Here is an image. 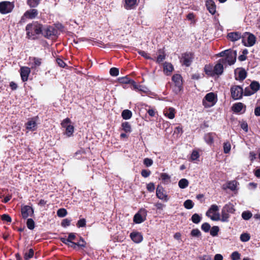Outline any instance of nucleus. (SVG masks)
<instances>
[{"mask_svg": "<svg viewBox=\"0 0 260 260\" xmlns=\"http://www.w3.org/2000/svg\"><path fill=\"white\" fill-rule=\"evenodd\" d=\"M26 30L28 38L35 39L37 35L42 34V25L37 22L28 24L26 26Z\"/></svg>", "mask_w": 260, "mask_h": 260, "instance_id": "obj_1", "label": "nucleus"}, {"mask_svg": "<svg viewBox=\"0 0 260 260\" xmlns=\"http://www.w3.org/2000/svg\"><path fill=\"white\" fill-rule=\"evenodd\" d=\"M218 211V206L216 205H212L207 211L206 215L213 221L219 220L220 219V215Z\"/></svg>", "mask_w": 260, "mask_h": 260, "instance_id": "obj_2", "label": "nucleus"}, {"mask_svg": "<svg viewBox=\"0 0 260 260\" xmlns=\"http://www.w3.org/2000/svg\"><path fill=\"white\" fill-rule=\"evenodd\" d=\"M256 42L255 37L252 34L246 32L242 35V43L247 47L253 46Z\"/></svg>", "mask_w": 260, "mask_h": 260, "instance_id": "obj_3", "label": "nucleus"}, {"mask_svg": "<svg viewBox=\"0 0 260 260\" xmlns=\"http://www.w3.org/2000/svg\"><path fill=\"white\" fill-rule=\"evenodd\" d=\"M237 52L236 51H233L229 50L228 53L224 58L220 59V62L224 64L228 63L229 65L233 64L236 60Z\"/></svg>", "mask_w": 260, "mask_h": 260, "instance_id": "obj_4", "label": "nucleus"}, {"mask_svg": "<svg viewBox=\"0 0 260 260\" xmlns=\"http://www.w3.org/2000/svg\"><path fill=\"white\" fill-rule=\"evenodd\" d=\"M216 103L215 94L213 92L207 93L203 100V104L206 108L213 106Z\"/></svg>", "mask_w": 260, "mask_h": 260, "instance_id": "obj_5", "label": "nucleus"}, {"mask_svg": "<svg viewBox=\"0 0 260 260\" xmlns=\"http://www.w3.org/2000/svg\"><path fill=\"white\" fill-rule=\"evenodd\" d=\"M14 5L13 3L8 1H4L0 3V13L6 14L12 12L14 9Z\"/></svg>", "mask_w": 260, "mask_h": 260, "instance_id": "obj_6", "label": "nucleus"}, {"mask_svg": "<svg viewBox=\"0 0 260 260\" xmlns=\"http://www.w3.org/2000/svg\"><path fill=\"white\" fill-rule=\"evenodd\" d=\"M61 126L66 128L65 134L68 137H71L74 132V127L71 125V121L69 118L64 119L61 123Z\"/></svg>", "mask_w": 260, "mask_h": 260, "instance_id": "obj_7", "label": "nucleus"}, {"mask_svg": "<svg viewBox=\"0 0 260 260\" xmlns=\"http://www.w3.org/2000/svg\"><path fill=\"white\" fill-rule=\"evenodd\" d=\"M231 96L234 100H238L242 98L243 89L239 85H233L231 88Z\"/></svg>", "mask_w": 260, "mask_h": 260, "instance_id": "obj_8", "label": "nucleus"}, {"mask_svg": "<svg viewBox=\"0 0 260 260\" xmlns=\"http://www.w3.org/2000/svg\"><path fill=\"white\" fill-rule=\"evenodd\" d=\"M38 12L36 9H30L26 11L23 15L21 17L20 23H24L26 19H34L38 15Z\"/></svg>", "mask_w": 260, "mask_h": 260, "instance_id": "obj_9", "label": "nucleus"}, {"mask_svg": "<svg viewBox=\"0 0 260 260\" xmlns=\"http://www.w3.org/2000/svg\"><path fill=\"white\" fill-rule=\"evenodd\" d=\"M57 30L52 26H47L42 27V34L45 37L49 38L53 36H55Z\"/></svg>", "mask_w": 260, "mask_h": 260, "instance_id": "obj_10", "label": "nucleus"}, {"mask_svg": "<svg viewBox=\"0 0 260 260\" xmlns=\"http://www.w3.org/2000/svg\"><path fill=\"white\" fill-rule=\"evenodd\" d=\"M147 211L144 209H141L134 217V221L136 223H141L145 219Z\"/></svg>", "mask_w": 260, "mask_h": 260, "instance_id": "obj_11", "label": "nucleus"}, {"mask_svg": "<svg viewBox=\"0 0 260 260\" xmlns=\"http://www.w3.org/2000/svg\"><path fill=\"white\" fill-rule=\"evenodd\" d=\"M156 195L159 199L165 202H167L169 200L168 195L166 194L164 189L161 186H158L157 187Z\"/></svg>", "mask_w": 260, "mask_h": 260, "instance_id": "obj_12", "label": "nucleus"}, {"mask_svg": "<svg viewBox=\"0 0 260 260\" xmlns=\"http://www.w3.org/2000/svg\"><path fill=\"white\" fill-rule=\"evenodd\" d=\"M21 211L22 217L25 219L31 216L34 214L32 208L27 205L22 207Z\"/></svg>", "mask_w": 260, "mask_h": 260, "instance_id": "obj_13", "label": "nucleus"}, {"mask_svg": "<svg viewBox=\"0 0 260 260\" xmlns=\"http://www.w3.org/2000/svg\"><path fill=\"white\" fill-rule=\"evenodd\" d=\"M26 128L30 131H34L37 128L36 118H32L29 119L25 123Z\"/></svg>", "mask_w": 260, "mask_h": 260, "instance_id": "obj_14", "label": "nucleus"}, {"mask_svg": "<svg viewBox=\"0 0 260 260\" xmlns=\"http://www.w3.org/2000/svg\"><path fill=\"white\" fill-rule=\"evenodd\" d=\"M20 76L22 80L24 82L28 80V76L30 73V69L27 67H22L20 68Z\"/></svg>", "mask_w": 260, "mask_h": 260, "instance_id": "obj_15", "label": "nucleus"}, {"mask_svg": "<svg viewBox=\"0 0 260 260\" xmlns=\"http://www.w3.org/2000/svg\"><path fill=\"white\" fill-rule=\"evenodd\" d=\"M130 237L131 239L136 243L141 242L143 239L141 233L138 232H133L131 233Z\"/></svg>", "mask_w": 260, "mask_h": 260, "instance_id": "obj_16", "label": "nucleus"}, {"mask_svg": "<svg viewBox=\"0 0 260 260\" xmlns=\"http://www.w3.org/2000/svg\"><path fill=\"white\" fill-rule=\"evenodd\" d=\"M137 5V0H124L123 7L126 10H131L135 9Z\"/></svg>", "mask_w": 260, "mask_h": 260, "instance_id": "obj_17", "label": "nucleus"}, {"mask_svg": "<svg viewBox=\"0 0 260 260\" xmlns=\"http://www.w3.org/2000/svg\"><path fill=\"white\" fill-rule=\"evenodd\" d=\"M175 113L176 110L173 107L166 108L164 110L165 116L170 119H172L175 117Z\"/></svg>", "mask_w": 260, "mask_h": 260, "instance_id": "obj_18", "label": "nucleus"}, {"mask_svg": "<svg viewBox=\"0 0 260 260\" xmlns=\"http://www.w3.org/2000/svg\"><path fill=\"white\" fill-rule=\"evenodd\" d=\"M222 62H220V59L219 60L218 63L214 67V76L220 75L222 74L223 71Z\"/></svg>", "mask_w": 260, "mask_h": 260, "instance_id": "obj_19", "label": "nucleus"}, {"mask_svg": "<svg viewBox=\"0 0 260 260\" xmlns=\"http://www.w3.org/2000/svg\"><path fill=\"white\" fill-rule=\"evenodd\" d=\"M206 5L209 12L212 15L216 12V5L212 0H208L206 1Z\"/></svg>", "mask_w": 260, "mask_h": 260, "instance_id": "obj_20", "label": "nucleus"}, {"mask_svg": "<svg viewBox=\"0 0 260 260\" xmlns=\"http://www.w3.org/2000/svg\"><path fill=\"white\" fill-rule=\"evenodd\" d=\"M228 37L231 41L234 42L242 38V36L239 32H231L228 34Z\"/></svg>", "mask_w": 260, "mask_h": 260, "instance_id": "obj_21", "label": "nucleus"}, {"mask_svg": "<svg viewBox=\"0 0 260 260\" xmlns=\"http://www.w3.org/2000/svg\"><path fill=\"white\" fill-rule=\"evenodd\" d=\"M118 80H119V82H120L121 83H124V84H128V83H132L133 84L134 88L135 89H137L139 90H141V89L140 88L139 89L138 88V86L137 85H136L135 82L134 81L130 80L127 77V76L120 78L118 79Z\"/></svg>", "mask_w": 260, "mask_h": 260, "instance_id": "obj_22", "label": "nucleus"}, {"mask_svg": "<svg viewBox=\"0 0 260 260\" xmlns=\"http://www.w3.org/2000/svg\"><path fill=\"white\" fill-rule=\"evenodd\" d=\"M192 57L191 54H184L182 58V61L184 65L186 67L190 66L192 62Z\"/></svg>", "mask_w": 260, "mask_h": 260, "instance_id": "obj_23", "label": "nucleus"}, {"mask_svg": "<svg viewBox=\"0 0 260 260\" xmlns=\"http://www.w3.org/2000/svg\"><path fill=\"white\" fill-rule=\"evenodd\" d=\"M173 70V67L170 63L165 62L164 64V71L167 75H169Z\"/></svg>", "mask_w": 260, "mask_h": 260, "instance_id": "obj_24", "label": "nucleus"}, {"mask_svg": "<svg viewBox=\"0 0 260 260\" xmlns=\"http://www.w3.org/2000/svg\"><path fill=\"white\" fill-rule=\"evenodd\" d=\"M204 71L206 74L210 76H214V67L210 64H207L205 66Z\"/></svg>", "mask_w": 260, "mask_h": 260, "instance_id": "obj_25", "label": "nucleus"}, {"mask_svg": "<svg viewBox=\"0 0 260 260\" xmlns=\"http://www.w3.org/2000/svg\"><path fill=\"white\" fill-rule=\"evenodd\" d=\"M250 88L252 90V92L251 93H250L249 94H251L259 90L260 85L258 83V82L256 81H253L250 84Z\"/></svg>", "mask_w": 260, "mask_h": 260, "instance_id": "obj_26", "label": "nucleus"}, {"mask_svg": "<svg viewBox=\"0 0 260 260\" xmlns=\"http://www.w3.org/2000/svg\"><path fill=\"white\" fill-rule=\"evenodd\" d=\"M222 210L229 213H234L235 211L234 206L232 204H226L223 207Z\"/></svg>", "mask_w": 260, "mask_h": 260, "instance_id": "obj_27", "label": "nucleus"}, {"mask_svg": "<svg viewBox=\"0 0 260 260\" xmlns=\"http://www.w3.org/2000/svg\"><path fill=\"white\" fill-rule=\"evenodd\" d=\"M172 81L174 82L175 85H182V78L179 74H176L173 76Z\"/></svg>", "mask_w": 260, "mask_h": 260, "instance_id": "obj_28", "label": "nucleus"}, {"mask_svg": "<svg viewBox=\"0 0 260 260\" xmlns=\"http://www.w3.org/2000/svg\"><path fill=\"white\" fill-rule=\"evenodd\" d=\"M243 104L241 103L235 104L232 107V110L235 112H239L242 111L243 108Z\"/></svg>", "mask_w": 260, "mask_h": 260, "instance_id": "obj_29", "label": "nucleus"}, {"mask_svg": "<svg viewBox=\"0 0 260 260\" xmlns=\"http://www.w3.org/2000/svg\"><path fill=\"white\" fill-rule=\"evenodd\" d=\"M188 181L185 178L181 179L178 182L179 187L182 189L186 188L188 186Z\"/></svg>", "mask_w": 260, "mask_h": 260, "instance_id": "obj_30", "label": "nucleus"}, {"mask_svg": "<svg viewBox=\"0 0 260 260\" xmlns=\"http://www.w3.org/2000/svg\"><path fill=\"white\" fill-rule=\"evenodd\" d=\"M121 116L124 119L127 120L132 117V113L129 110H124L122 111Z\"/></svg>", "mask_w": 260, "mask_h": 260, "instance_id": "obj_31", "label": "nucleus"}, {"mask_svg": "<svg viewBox=\"0 0 260 260\" xmlns=\"http://www.w3.org/2000/svg\"><path fill=\"white\" fill-rule=\"evenodd\" d=\"M123 130L125 133H131L132 132L131 125L128 122H124L122 123Z\"/></svg>", "mask_w": 260, "mask_h": 260, "instance_id": "obj_32", "label": "nucleus"}, {"mask_svg": "<svg viewBox=\"0 0 260 260\" xmlns=\"http://www.w3.org/2000/svg\"><path fill=\"white\" fill-rule=\"evenodd\" d=\"M34 251L32 249H29L28 251L24 253V258L25 260H28L29 258L33 257Z\"/></svg>", "mask_w": 260, "mask_h": 260, "instance_id": "obj_33", "label": "nucleus"}, {"mask_svg": "<svg viewBox=\"0 0 260 260\" xmlns=\"http://www.w3.org/2000/svg\"><path fill=\"white\" fill-rule=\"evenodd\" d=\"M241 216L243 219L247 220L251 218L252 214L249 211H245L242 212Z\"/></svg>", "mask_w": 260, "mask_h": 260, "instance_id": "obj_34", "label": "nucleus"}, {"mask_svg": "<svg viewBox=\"0 0 260 260\" xmlns=\"http://www.w3.org/2000/svg\"><path fill=\"white\" fill-rule=\"evenodd\" d=\"M229 213L225 212L222 209L221 211V220L223 222H228L230 217Z\"/></svg>", "mask_w": 260, "mask_h": 260, "instance_id": "obj_35", "label": "nucleus"}, {"mask_svg": "<svg viewBox=\"0 0 260 260\" xmlns=\"http://www.w3.org/2000/svg\"><path fill=\"white\" fill-rule=\"evenodd\" d=\"M184 207L187 209H192L194 206V203L191 200H187L184 202Z\"/></svg>", "mask_w": 260, "mask_h": 260, "instance_id": "obj_36", "label": "nucleus"}, {"mask_svg": "<svg viewBox=\"0 0 260 260\" xmlns=\"http://www.w3.org/2000/svg\"><path fill=\"white\" fill-rule=\"evenodd\" d=\"M202 217L197 213L192 215L191 217V221L196 223H199L201 220Z\"/></svg>", "mask_w": 260, "mask_h": 260, "instance_id": "obj_37", "label": "nucleus"}, {"mask_svg": "<svg viewBox=\"0 0 260 260\" xmlns=\"http://www.w3.org/2000/svg\"><path fill=\"white\" fill-rule=\"evenodd\" d=\"M40 0H27V4L31 8L36 7L39 4Z\"/></svg>", "mask_w": 260, "mask_h": 260, "instance_id": "obj_38", "label": "nucleus"}, {"mask_svg": "<svg viewBox=\"0 0 260 260\" xmlns=\"http://www.w3.org/2000/svg\"><path fill=\"white\" fill-rule=\"evenodd\" d=\"M159 54L158 55V56H157V59H156V61L158 63H160V62H162L165 59V56H166V55L164 51L159 50Z\"/></svg>", "mask_w": 260, "mask_h": 260, "instance_id": "obj_39", "label": "nucleus"}, {"mask_svg": "<svg viewBox=\"0 0 260 260\" xmlns=\"http://www.w3.org/2000/svg\"><path fill=\"white\" fill-rule=\"evenodd\" d=\"M237 182L235 181H229L228 183L227 187L231 190H235L236 188Z\"/></svg>", "mask_w": 260, "mask_h": 260, "instance_id": "obj_40", "label": "nucleus"}, {"mask_svg": "<svg viewBox=\"0 0 260 260\" xmlns=\"http://www.w3.org/2000/svg\"><path fill=\"white\" fill-rule=\"evenodd\" d=\"M231 148V145L229 142H226L223 144V151L224 153H228L230 152Z\"/></svg>", "mask_w": 260, "mask_h": 260, "instance_id": "obj_41", "label": "nucleus"}, {"mask_svg": "<svg viewBox=\"0 0 260 260\" xmlns=\"http://www.w3.org/2000/svg\"><path fill=\"white\" fill-rule=\"evenodd\" d=\"M67 214V211L64 208H61L58 210L57 215L60 217H63Z\"/></svg>", "mask_w": 260, "mask_h": 260, "instance_id": "obj_42", "label": "nucleus"}, {"mask_svg": "<svg viewBox=\"0 0 260 260\" xmlns=\"http://www.w3.org/2000/svg\"><path fill=\"white\" fill-rule=\"evenodd\" d=\"M219 232V228L217 226H213L210 231V235L213 237L217 235Z\"/></svg>", "mask_w": 260, "mask_h": 260, "instance_id": "obj_43", "label": "nucleus"}, {"mask_svg": "<svg viewBox=\"0 0 260 260\" xmlns=\"http://www.w3.org/2000/svg\"><path fill=\"white\" fill-rule=\"evenodd\" d=\"M27 227L29 230H33L35 228V222L31 218H29L26 222Z\"/></svg>", "mask_w": 260, "mask_h": 260, "instance_id": "obj_44", "label": "nucleus"}, {"mask_svg": "<svg viewBox=\"0 0 260 260\" xmlns=\"http://www.w3.org/2000/svg\"><path fill=\"white\" fill-rule=\"evenodd\" d=\"M250 236L247 233H243L240 236V240L242 242H247L250 239Z\"/></svg>", "mask_w": 260, "mask_h": 260, "instance_id": "obj_45", "label": "nucleus"}, {"mask_svg": "<svg viewBox=\"0 0 260 260\" xmlns=\"http://www.w3.org/2000/svg\"><path fill=\"white\" fill-rule=\"evenodd\" d=\"M110 74L112 76H117L119 74V70L116 68H112L110 70Z\"/></svg>", "mask_w": 260, "mask_h": 260, "instance_id": "obj_46", "label": "nucleus"}, {"mask_svg": "<svg viewBox=\"0 0 260 260\" xmlns=\"http://www.w3.org/2000/svg\"><path fill=\"white\" fill-rule=\"evenodd\" d=\"M33 65L35 67H39L41 64L42 59L39 58L34 57L32 59Z\"/></svg>", "mask_w": 260, "mask_h": 260, "instance_id": "obj_47", "label": "nucleus"}, {"mask_svg": "<svg viewBox=\"0 0 260 260\" xmlns=\"http://www.w3.org/2000/svg\"><path fill=\"white\" fill-rule=\"evenodd\" d=\"M210 225L207 222L203 223L201 226L202 230L205 232H208L210 229Z\"/></svg>", "mask_w": 260, "mask_h": 260, "instance_id": "obj_48", "label": "nucleus"}, {"mask_svg": "<svg viewBox=\"0 0 260 260\" xmlns=\"http://www.w3.org/2000/svg\"><path fill=\"white\" fill-rule=\"evenodd\" d=\"M204 138L206 142L208 144L211 143L213 140V138L211 134H207L205 135Z\"/></svg>", "mask_w": 260, "mask_h": 260, "instance_id": "obj_49", "label": "nucleus"}, {"mask_svg": "<svg viewBox=\"0 0 260 260\" xmlns=\"http://www.w3.org/2000/svg\"><path fill=\"white\" fill-rule=\"evenodd\" d=\"M231 257L232 260H239L240 258V254L237 251H235L232 253Z\"/></svg>", "mask_w": 260, "mask_h": 260, "instance_id": "obj_50", "label": "nucleus"}, {"mask_svg": "<svg viewBox=\"0 0 260 260\" xmlns=\"http://www.w3.org/2000/svg\"><path fill=\"white\" fill-rule=\"evenodd\" d=\"M199 157V152L197 151H193L191 154L190 158L192 160H196L198 159V158Z\"/></svg>", "mask_w": 260, "mask_h": 260, "instance_id": "obj_51", "label": "nucleus"}, {"mask_svg": "<svg viewBox=\"0 0 260 260\" xmlns=\"http://www.w3.org/2000/svg\"><path fill=\"white\" fill-rule=\"evenodd\" d=\"M144 164L146 167H150L153 164V160L149 158H145L144 159Z\"/></svg>", "mask_w": 260, "mask_h": 260, "instance_id": "obj_52", "label": "nucleus"}, {"mask_svg": "<svg viewBox=\"0 0 260 260\" xmlns=\"http://www.w3.org/2000/svg\"><path fill=\"white\" fill-rule=\"evenodd\" d=\"M182 89V85H175L173 87V91L176 94H178Z\"/></svg>", "mask_w": 260, "mask_h": 260, "instance_id": "obj_53", "label": "nucleus"}, {"mask_svg": "<svg viewBox=\"0 0 260 260\" xmlns=\"http://www.w3.org/2000/svg\"><path fill=\"white\" fill-rule=\"evenodd\" d=\"M191 235L193 237H199L201 235V232L197 229H193L191 232Z\"/></svg>", "mask_w": 260, "mask_h": 260, "instance_id": "obj_54", "label": "nucleus"}, {"mask_svg": "<svg viewBox=\"0 0 260 260\" xmlns=\"http://www.w3.org/2000/svg\"><path fill=\"white\" fill-rule=\"evenodd\" d=\"M56 62L58 64V65L61 67V68H64L66 66V63L60 58H57L56 59Z\"/></svg>", "mask_w": 260, "mask_h": 260, "instance_id": "obj_55", "label": "nucleus"}, {"mask_svg": "<svg viewBox=\"0 0 260 260\" xmlns=\"http://www.w3.org/2000/svg\"><path fill=\"white\" fill-rule=\"evenodd\" d=\"M238 77L240 80H244L246 77V74L244 71H240L238 74Z\"/></svg>", "mask_w": 260, "mask_h": 260, "instance_id": "obj_56", "label": "nucleus"}, {"mask_svg": "<svg viewBox=\"0 0 260 260\" xmlns=\"http://www.w3.org/2000/svg\"><path fill=\"white\" fill-rule=\"evenodd\" d=\"M85 225H86V221H85V219H80L78 221L77 224V226L79 228L84 227L85 226Z\"/></svg>", "mask_w": 260, "mask_h": 260, "instance_id": "obj_57", "label": "nucleus"}, {"mask_svg": "<svg viewBox=\"0 0 260 260\" xmlns=\"http://www.w3.org/2000/svg\"><path fill=\"white\" fill-rule=\"evenodd\" d=\"M138 53L142 56L145 57L146 59H151V57L149 56V54L144 51L140 50L138 51Z\"/></svg>", "mask_w": 260, "mask_h": 260, "instance_id": "obj_58", "label": "nucleus"}, {"mask_svg": "<svg viewBox=\"0 0 260 260\" xmlns=\"http://www.w3.org/2000/svg\"><path fill=\"white\" fill-rule=\"evenodd\" d=\"M150 171L146 170H143L141 171V175L143 177L146 178L150 175Z\"/></svg>", "mask_w": 260, "mask_h": 260, "instance_id": "obj_59", "label": "nucleus"}, {"mask_svg": "<svg viewBox=\"0 0 260 260\" xmlns=\"http://www.w3.org/2000/svg\"><path fill=\"white\" fill-rule=\"evenodd\" d=\"M2 219L3 220L6 221L7 222L11 221V217L8 214H3L2 215Z\"/></svg>", "mask_w": 260, "mask_h": 260, "instance_id": "obj_60", "label": "nucleus"}, {"mask_svg": "<svg viewBox=\"0 0 260 260\" xmlns=\"http://www.w3.org/2000/svg\"><path fill=\"white\" fill-rule=\"evenodd\" d=\"M71 220L68 219H64L62 222H61V225L63 227H66L67 226H69L70 224Z\"/></svg>", "mask_w": 260, "mask_h": 260, "instance_id": "obj_61", "label": "nucleus"}, {"mask_svg": "<svg viewBox=\"0 0 260 260\" xmlns=\"http://www.w3.org/2000/svg\"><path fill=\"white\" fill-rule=\"evenodd\" d=\"M76 247H85V242L82 239H81L80 241L76 243Z\"/></svg>", "mask_w": 260, "mask_h": 260, "instance_id": "obj_62", "label": "nucleus"}, {"mask_svg": "<svg viewBox=\"0 0 260 260\" xmlns=\"http://www.w3.org/2000/svg\"><path fill=\"white\" fill-rule=\"evenodd\" d=\"M147 188L149 191H153L155 189L153 183H150L148 184L147 185Z\"/></svg>", "mask_w": 260, "mask_h": 260, "instance_id": "obj_63", "label": "nucleus"}, {"mask_svg": "<svg viewBox=\"0 0 260 260\" xmlns=\"http://www.w3.org/2000/svg\"><path fill=\"white\" fill-rule=\"evenodd\" d=\"M160 177L163 181L168 180L170 179V176L166 173H161Z\"/></svg>", "mask_w": 260, "mask_h": 260, "instance_id": "obj_64", "label": "nucleus"}]
</instances>
